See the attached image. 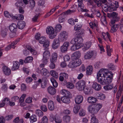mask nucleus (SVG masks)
<instances>
[{"instance_id": "obj_5", "label": "nucleus", "mask_w": 123, "mask_h": 123, "mask_svg": "<svg viewBox=\"0 0 123 123\" xmlns=\"http://www.w3.org/2000/svg\"><path fill=\"white\" fill-rule=\"evenodd\" d=\"M86 82L83 80H80L77 82L76 84L75 87L80 91L83 90L85 87L86 86Z\"/></svg>"}, {"instance_id": "obj_62", "label": "nucleus", "mask_w": 123, "mask_h": 123, "mask_svg": "<svg viewBox=\"0 0 123 123\" xmlns=\"http://www.w3.org/2000/svg\"><path fill=\"white\" fill-rule=\"evenodd\" d=\"M41 109L43 111L46 112L47 110V109L46 106L45 105H42L41 106Z\"/></svg>"}, {"instance_id": "obj_18", "label": "nucleus", "mask_w": 123, "mask_h": 123, "mask_svg": "<svg viewBox=\"0 0 123 123\" xmlns=\"http://www.w3.org/2000/svg\"><path fill=\"white\" fill-rule=\"evenodd\" d=\"M17 26L16 25L12 23L9 26V29L11 32H15L17 31Z\"/></svg>"}, {"instance_id": "obj_25", "label": "nucleus", "mask_w": 123, "mask_h": 123, "mask_svg": "<svg viewBox=\"0 0 123 123\" xmlns=\"http://www.w3.org/2000/svg\"><path fill=\"white\" fill-rule=\"evenodd\" d=\"M77 43H76L77 45L80 46V47L82 45V43L83 41V39L81 37H79L77 36L76 37Z\"/></svg>"}, {"instance_id": "obj_41", "label": "nucleus", "mask_w": 123, "mask_h": 123, "mask_svg": "<svg viewBox=\"0 0 123 123\" xmlns=\"http://www.w3.org/2000/svg\"><path fill=\"white\" fill-rule=\"evenodd\" d=\"M118 26L116 24H115L112 26L111 30V33H113L116 32Z\"/></svg>"}, {"instance_id": "obj_14", "label": "nucleus", "mask_w": 123, "mask_h": 123, "mask_svg": "<svg viewBox=\"0 0 123 123\" xmlns=\"http://www.w3.org/2000/svg\"><path fill=\"white\" fill-rule=\"evenodd\" d=\"M17 28L19 29H22L25 27V23L23 21H19L17 23Z\"/></svg>"}, {"instance_id": "obj_56", "label": "nucleus", "mask_w": 123, "mask_h": 123, "mask_svg": "<svg viewBox=\"0 0 123 123\" xmlns=\"http://www.w3.org/2000/svg\"><path fill=\"white\" fill-rule=\"evenodd\" d=\"M39 14H36L32 18L33 21L35 22H36L37 20V19L39 17Z\"/></svg>"}, {"instance_id": "obj_40", "label": "nucleus", "mask_w": 123, "mask_h": 123, "mask_svg": "<svg viewBox=\"0 0 123 123\" xmlns=\"http://www.w3.org/2000/svg\"><path fill=\"white\" fill-rule=\"evenodd\" d=\"M24 16L23 15L21 14H19L18 15V17L14 16L13 19L15 18L17 20H22L24 19Z\"/></svg>"}, {"instance_id": "obj_54", "label": "nucleus", "mask_w": 123, "mask_h": 123, "mask_svg": "<svg viewBox=\"0 0 123 123\" xmlns=\"http://www.w3.org/2000/svg\"><path fill=\"white\" fill-rule=\"evenodd\" d=\"M91 122L92 123H98V121L97 119L96 118L95 116H93L91 119Z\"/></svg>"}, {"instance_id": "obj_4", "label": "nucleus", "mask_w": 123, "mask_h": 123, "mask_svg": "<svg viewBox=\"0 0 123 123\" xmlns=\"http://www.w3.org/2000/svg\"><path fill=\"white\" fill-rule=\"evenodd\" d=\"M39 41L40 43L43 44V46L45 48L44 49H48V47L49 46L50 42L48 40H47L46 38L45 37H42L39 38Z\"/></svg>"}, {"instance_id": "obj_7", "label": "nucleus", "mask_w": 123, "mask_h": 123, "mask_svg": "<svg viewBox=\"0 0 123 123\" xmlns=\"http://www.w3.org/2000/svg\"><path fill=\"white\" fill-rule=\"evenodd\" d=\"M72 62L70 63L69 66L72 68H75L79 66L82 63L81 61L79 59H75V60H72Z\"/></svg>"}, {"instance_id": "obj_22", "label": "nucleus", "mask_w": 123, "mask_h": 123, "mask_svg": "<svg viewBox=\"0 0 123 123\" xmlns=\"http://www.w3.org/2000/svg\"><path fill=\"white\" fill-rule=\"evenodd\" d=\"M19 64L18 62L16 61L13 62V65L12 68V70L13 71L15 70L18 68Z\"/></svg>"}, {"instance_id": "obj_33", "label": "nucleus", "mask_w": 123, "mask_h": 123, "mask_svg": "<svg viewBox=\"0 0 123 123\" xmlns=\"http://www.w3.org/2000/svg\"><path fill=\"white\" fill-rule=\"evenodd\" d=\"M80 48V46L76 44L73 45L71 48V50L72 51H74Z\"/></svg>"}, {"instance_id": "obj_47", "label": "nucleus", "mask_w": 123, "mask_h": 123, "mask_svg": "<svg viewBox=\"0 0 123 123\" xmlns=\"http://www.w3.org/2000/svg\"><path fill=\"white\" fill-rule=\"evenodd\" d=\"M66 86L68 88L71 89L74 88V86L73 84L70 82H68L66 84Z\"/></svg>"}, {"instance_id": "obj_57", "label": "nucleus", "mask_w": 123, "mask_h": 123, "mask_svg": "<svg viewBox=\"0 0 123 123\" xmlns=\"http://www.w3.org/2000/svg\"><path fill=\"white\" fill-rule=\"evenodd\" d=\"M111 18L112 17V18L117 19V13L115 12H113L111 13Z\"/></svg>"}, {"instance_id": "obj_6", "label": "nucleus", "mask_w": 123, "mask_h": 123, "mask_svg": "<svg viewBox=\"0 0 123 123\" xmlns=\"http://www.w3.org/2000/svg\"><path fill=\"white\" fill-rule=\"evenodd\" d=\"M83 0H78V10L79 12H88L89 10L86 9H84V6L83 3Z\"/></svg>"}, {"instance_id": "obj_2", "label": "nucleus", "mask_w": 123, "mask_h": 123, "mask_svg": "<svg viewBox=\"0 0 123 123\" xmlns=\"http://www.w3.org/2000/svg\"><path fill=\"white\" fill-rule=\"evenodd\" d=\"M101 107V105L95 104L89 106L88 110L90 112L94 115L97 113Z\"/></svg>"}, {"instance_id": "obj_58", "label": "nucleus", "mask_w": 123, "mask_h": 123, "mask_svg": "<svg viewBox=\"0 0 123 123\" xmlns=\"http://www.w3.org/2000/svg\"><path fill=\"white\" fill-rule=\"evenodd\" d=\"M79 114L80 115V116H83L85 115V111L83 109H80L79 112Z\"/></svg>"}, {"instance_id": "obj_48", "label": "nucleus", "mask_w": 123, "mask_h": 123, "mask_svg": "<svg viewBox=\"0 0 123 123\" xmlns=\"http://www.w3.org/2000/svg\"><path fill=\"white\" fill-rule=\"evenodd\" d=\"M29 1L31 5V10H32L35 5V1L33 0H29Z\"/></svg>"}, {"instance_id": "obj_10", "label": "nucleus", "mask_w": 123, "mask_h": 123, "mask_svg": "<svg viewBox=\"0 0 123 123\" xmlns=\"http://www.w3.org/2000/svg\"><path fill=\"white\" fill-rule=\"evenodd\" d=\"M69 46V43L66 42L64 43L63 45L60 47L61 51L62 52L64 53L66 52Z\"/></svg>"}, {"instance_id": "obj_49", "label": "nucleus", "mask_w": 123, "mask_h": 123, "mask_svg": "<svg viewBox=\"0 0 123 123\" xmlns=\"http://www.w3.org/2000/svg\"><path fill=\"white\" fill-rule=\"evenodd\" d=\"M106 48L107 55L109 56H110L111 55V50L110 49L109 45H107L106 46Z\"/></svg>"}, {"instance_id": "obj_55", "label": "nucleus", "mask_w": 123, "mask_h": 123, "mask_svg": "<svg viewBox=\"0 0 123 123\" xmlns=\"http://www.w3.org/2000/svg\"><path fill=\"white\" fill-rule=\"evenodd\" d=\"M41 72L44 75H46L48 73L47 69L45 68H42L41 70Z\"/></svg>"}, {"instance_id": "obj_28", "label": "nucleus", "mask_w": 123, "mask_h": 123, "mask_svg": "<svg viewBox=\"0 0 123 123\" xmlns=\"http://www.w3.org/2000/svg\"><path fill=\"white\" fill-rule=\"evenodd\" d=\"M84 33V31L83 29H81L80 30H77L75 32V34L77 36L79 37L82 35Z\"/></svg>"}, {"instance_id": "obj_53", "label": "nucleus", "mask_w": 123, "mask_h": 123, "mask_svg": "<svg viewBox=\"0 0 123 123\" xmlns=\"http://www.w3.org/2000/svg\"><path fill=\"white\" fill-rule=\"evenodd\" d=\"M108 67L109 69L111 70H113L115 69V66L112 63L109 64Z\"/></svg>"}, {"instance_id": "obj_52", "label": "nucleus", "mask_w": 123, "mask_h": 123, "mask_svg": "<svg viewBox=\"0 0 123 123\" xmlns=\"http://www.w3.org/2000/svg\"><path fill=\"white\" fill-rule=\"evenodd\" d=\"M13 117V115H7L4 118V120H11Z\"/></svg>"}, {"instance_id": "obj_17", "label": "nucleus", "mask_w": 123, "mask_h": 123, "mask_svg": "<svg viewBox=\"0 0 123 123\" xmlns=\"http://www.w3.org/2000/svg\"><path fill=\"white\" fill-rule=\"evenodd\" d=\"M20 39L19 38L18 40L13 41L11 44L8 45L6 48L5 50H8L10 49L12 47L13 48H14V45L16 44L19 41Z\"/></svg>"}, {"instance_id": "obj_1", "label": "nucleus", "mask_w": 123, "mask_h": 123, "mask_svg": "<svg viewBox=\"0 0 123 123\" xmlns=\"http://www.w3.org/2000/svg\"><path fill=\"white\" fill-rule=\"evenodd\" d=\"M113 74L111 71H109L107 69H101L98 73L97 79L98 82L101 84L106 85L104 87V88L106 90L108 91L112 89L113 86L112 85L109 84L112 80Z\"/></svg>"}, {"instance_id": "obj_3", "label": "nucleus", "mask_w": 123, "mask_h": 123, "mask_svg": "<svg viewBox=\"0 0 123 123\" xmlns=\"http://www.w3.org/2000/svg\"><path fill=\"white\" fill-rule=\"evenodd\" d=\"M46 31L47 33L49 35V38L51 39L55 38L56 36V31H55L54 29L52 27H48Z\"/></svg>"}, {"instance_id": "obj_26", "label": "nucleus", "mask_w": 123, "mask_h": 123, "mask_svg": "<svg viewBox=\"0 0 123 123\" xmlns=\"http://www.w3.org/2000/svg\"><path fill=\"white\" fill-rule=\"evenodd\" d=\"M48 107L50 111H53L54 109V106L53 101H50L48 103Z\"/></svg>"}, {"instance_id": "obj_60", "label": "nucleus", "mask_w": 123, "mask_h": 123, "mask_svg": "<svg viewBox=\"0 0 123 123\" xmlns=\"http://www.w3.org/2000/svg\"><path fill=\"white\" fill-rule=\"evenodd\" d=\"M51 63L50 64L49 67L51 69H53L55 67V65L54 64V63L55 62H51V61H50Z\"/></svg>"}, {"instance_id": "obj_63", "label": "nucleus", "mask_w": 123, "mask_h": 123, "mask_svg": "<svg viewBox=\"0 0 123 123\" xmlns=\"http://www.w3.org/2000/svg\"><path fill=\"white\" fill-rule=\"evenodd\" d=\"M81 25H80L77 24L74 27V29L76 31H77V30L81 29Z\"/></svg>"}, {"instance_id": "obj_21", "label": "nucleus", "mask_w": 123, "mask_h": 123, "mask_svg": "<svg viewBox=\"0 0 123 123\" xmlns=\"http://www.w3.org/2000/svg\"><path fill=\"white\" fill-rule=\"evenodd\" d=\"M61 93L64 97H70V93L66 90L65 89L62 90L61 91Z\"/></svg>"}, {"instance_id": "obj_8", "label": "nucleus", "mask_w": 123, "mask_h": 123, "mask_svg": "<svg viewBox=\"0 0 123 123\" xmlns=\"http://www.w3.org/2000/svg\"><path fill=\"white\" fill-rule=\"evenodd\" d=\"M68 35L66 31H63L61 32L59 37L58 39L62 42L65 41L67 39Z\"/></svg>"}, {"instance_id": "obj_32", "label": "nucleus", "mask_w": 123, "mask_h": 123, "mask_svg": "<svg viewBox=\"0 0 123 123\" xmlns=\"http://www.w3.org/2000/svg\"><path fill=\"white\" fill-rule=\"evenodd\" d=\"M51 75L56 78H57L58 77V75L57 73L54 70H52L50 72Z\"/></svg>"}, {"instance_id": "obj_59", "label": "nucleus", "mask_w": 123, "mask_h": 123, "mask_svg": "<svg viewBox=\"0 0 123 123\" xmlns=\"http://www.w3.org/2000/svg\"><path fill=\"white\" fill-rule=\"evenodd\" d=\"M42 122L43 123H48V119L46 116H44L42 118Z\"/></svg>"}, {"instance_id": "obj_39", "label": "nucleus", "mask_w": 123, "mask_h": 123, "mask_svg": "<svg viewBox=\"0 0 123 123\" xmlns=\"http://www.w3.org/2000/svg\"><path fill=\"white\" fill-rule=\"evenodd\" d=\"M26 48L28 49V50H29L32 54L34 55L36 54L37 53L36 51L32 49L31 47L27 46H26Z\"/></svg>"}, {"instance_id": "obj_45", "label": "nucleus", "mask_w": 123, "mask_h": 123, "mask_svg": "<svg viewBox=\"0 0 123 123\" xmlns=\"http://www.w3.org/2000/svg\"><path fill=\"white\" fill-rule=\"evenodd\" d=\"M4 15L6 17L9 18H13L14 16L12 14H9L7 11H6L4 12Z\"/></svg>"}, {"instance_id": "obj_27", "label": "nucleus", "mask_w": 123, "mask_h": 123, "mask_svg": "<svg viewBox=\"0 0 123 123\" xmlns=\"http://www.w3.org/2000/svg\"><path fill=\"white\" fill-rule=\"evenodd\" d=\"M93 68L91 66H89L86 68V74L88 75H90L92 73Z\"/></svg>"}, {"instance_id": "obj_24", "label": "nucleus", "mask_w": 123, "mask_h": 123, "mask_svg": "<svg viewBox=\"0 0 123 123\" xmlns=\"http://www.w3.org/2000/svg\"><path fill=\"white\" fill-rule=\"evenodd\" d=\"M69 97L63 96L61 98V100L63 103L66 104H69L70 102Z\"/></svg>"}, {"instance_id": "obj_44", "label": "nucleus", "mask_w": 123, "mask_h": 123, "mask_svg": "<svg viewBox=\"0 0 123 123\" xmlns=\"http://www.w3.org/2000/svg\"><path fill=\"white\" fill-rule=\"evenodd\" d=\"M84 93L86 94H89L90 93V89L86 86L83 89Z\"/></svg>"}, {"instance_id": "obj_9", "label": "nucleus", "mask_w": 123, "mask_h": 123, "mask_svg": "<svg viewBox=\"0 0 123 123\" xmlns=\"http://www.w3.org/2000/svg\"><path fill=\"white\" fill-rule=\"evenodd\" d=\"M43 63L46 64L48 62V59H49L50 56L49 51L47 50L45 51L43 53Z\"/></svg>"}, {"instance_id": "obj_31", "label": "nucleus", "mask_w": 123, "mask_h": 123, "mask_svg": "<svg viewBox=\"0 0 123 123\" xmlns=\"http://www.w3.org/2000/svg\"><path fill=\"white\" fill-rule=\"evenodd\" d=\"M33 60V58L31 56H28L27 57L24 61V62L25 63H27L31 62Z\"/></svg>"}, {"instance_id": "obj_30", "label": "nucleus", "mask_w": 123, "mask_h": 123, "mask_svg": "<svg viewBox=\"0 0 123 123\" xmlns=\"http://www.w3.org/2000/svg\"><path fill=\"white\" fill-rule=\"evenodd\" d=\"M52 57L50 59L51 62H56L57 58V54L56 53H53L52 56Z\"/></svg>"}, {"instance_id": "obj_35", "label": "nucleus", "mask_w": 123, "mask_h": 123, "mask_svg": "<svg viewBox=\"0 0 123 123\" xmlns=\"http://www.w3.org/2000/svg\"><path fill=\"white\" fill-rule=\"evenodd\" d=\"M55 121L57 123H61L62 121L60 117L57 115H56L55 116Z\"/></svg>"}, {"instance_id": "obj_43", "label": "nucleus", "mask_w": 123, "mask_h": 123, "mask_svg": "<svg viewBox=\"0 0 123 123\" xmlns=\"http://www.w3.org/2000/svg\"><path fill=\"white\" fill-rule=\"evenodd\" d=\"M62 28V26L59 24H57L55 27V31L57 32H59L60 31Z\"/></svg>"}, {"instance_id": "obj_50", "label": "nucleus", "mask_w": 123, "mask_h": 123, "mask_svg": "<svg viewBox=\"0 0 123 123\" xmlns=\"http://www.w3.org/2000/svg\"><path fill=\"white\" fill-rule=\"evenodd\" d=\"M91 46V44L89 43H86L85 45L84 46V48L83 49V51H85L86 50L88 49Z\"/></svg>"}, {"instance_id": "obj_16", "label": "nucleus", "mask_w": 123, "mask_h": 123, "mask_svg": "<svg viewBox=\"0 0 123 123\" xmlns=\"http://www.w3.org/2000/svg\"><path fill=\"white\" fill-rule=\"evenodd\" d=\"M83 100V97L81 95L77 96L75 98V103L78 104H79L81 103Z\"/></svg>"}, {"instance_id": "obj_36", "label": "nucleus", "mask_w": 123, "mask_h": 123, "mask_svg": "<svg viewBox=\"0 0 123 123\" xmlns=\"http://www.w3.org/2000/svg\"><path fill=\"white\" fill-rule=\"evenodd\" d=\"M50 80L53 86L55 88L57 87L58 85V84L56 81L54 79V78L53 77L51 78Z\"/></svg>"}, {"instance_id": "obj_42", "label": "nucleus", "mask_w": 123, "mask_h": 123, "mask_svg": "<svg viewBox=\"0 0 123 123\" xmlns=\"http://www.w3.org/2000/svg\"><path fill=\"white\" fill-rule=\"evenodd\" d=\"M63 118L64 121L66 123H69L70 121V117L68 115H66L63 117Z\"/></svg>"}, {"instance_id": "obj_12", "label": "nucleus", "mask_w": 123, "mask_h": 123, "mask_svg": "<svg viewBox=\"0 0 123 123\" xmlns=\"http://www.w3.org/2000/svg\"><path fill=\"white\" fill-rule=\"evenodd\" d=\"M59 40V39H55L54 40L52 46L53 49H55L58 47L60 45Z\"/></svg>"}, {"instance_id": "obj_20", "label": "nucleus", "mask_w": 123, "mask_h": 123, "mask_svg": "<svg viewBox=\"0 0 123 123\" xmlns=\"http://www.w3.org/2000/svg\"><path fill=\"white\" fill-rule=\"evenodd\" d=\"M48 92L51 95H53L55 94L56 91L55 89L52 86H49L47 89Z\"/></svg>"}, {"instance_id": "obj_15", "label": "nucleus", "mask_w": 123, "mask_h": 123, "mask_svg": "<svg viewBox=\"0 0 123 123\" xmlns=\"http://www.w3.org/2000/svg\"><path fill=\"white\" fill-rule=\"evenodd\" d=\"M92 87L93 89L97 91L100 90L101 88V85L96 82L93 83L92 85Z\"/></svg>"}, {"instance_id": "obj_46", "label": "nucleus", "mask_w": 123, "mask_h": 123, "mask_svg": "<svg viewBox=\"0 0 123 123\" xmlns=\"http://www.w3.org/2000/svg\"><path fill=\"white\" fill-rule=\"evenodd\" d=\"M36 114L39 117H42L43 115V112L40 110H37L36 111Z\"/></svg>"}, {"instance_id": "obj_51", "label": "nucleus", "mask_w": 123, "mask_h": 123, "mask_svg": "<svg viewBox=\"0 0 123 123\" xmlns=\"http://www.w3.org/2000/svg\"><path fill=\"white\" fill-rule=\"evenodd\" d=\"M26 96V95L25 94H23L19 99V103H22L24 101Z\"/></svg>"}, {"instance_id": "obj_13", "label": "nucleus", "mask_w": 123, "mask_h": 123, "mask_svg": "<svg viewBox=\"0 0 123 123\" xmlns=\"http://www.w3.org/2000/svg\"><path fill=\"white\" fill-rule=\"evenodd\" d=\"M93 55V51H89L85 54L84 56V58L86 59H89L91 58Z\"/></svg>"}, {"instance_id": "obj_11", "label": "nucleus", "mask_w": 123, "mask_h": 123, "mask_svg": "<svg viewBox=\"0 0 123 123\" xmlns=\"http://www.w3.org/2000/svg\"><path fill=\"white\" fill-rule=\"evenodd\" d=\"M81 53L80 51H76L73 53L72 55L71 58L72 60H75V59H79L81 56Z\"/></svg>"}, {"instance_id": "obj_38", "label": "nucleus", "mask_w": 123, "mask_h": 123, "mask_svg": "<svg viewBox=\"0 0 123 123\" xmlns=\"http://www.w3.org/2000/svg\"><path fill=\"white\" fill-rule=\"evenodd\" d=\"M80 108V107L79 105H74L73 109L74 112L75 113H77Z\"/></svg>"}, {"instance_id": "obj_29", "label": "nucleus", "mask_w": 123, "mask_h": 123, "mask_svg": "<svg viewBox=\"0 0 123 123\" xmlns=\"http://www.w3.org/2000/svg\"><path fill=\"white\" fill-rule=\"evenodd\" d=\"M17 1L15 4L17 8H21L23 5L22 0H16Z\"/></svg>"}, {"instance_id": "obj_37", "label": "nucleus", "mask_w": 123, "mask_h": 123, "mask_svg": "<svg viewBox=\"0 0 123 123\" xmlns=\"http://www.w3.org/2000/svg\"><path fill=\"white\" fill-rule=\"evenodd\" d=\"M30 122L33 123L37 121V116L35 115H32L30 118Z\"/></svg>"}, {"instance_id": "obj_34", "label": "nucleus", "mask_w": 123, "mask_h": 123, "mask_svg": "<svg viewBox=\"0 0 123 123\" xmlns=\"http://www.w3.org/2000/svg\"><path fill=\"white\" fill-rule=\"evenodd\" d=\"M109 8V11H115L117 10L114 5L112 3H111L108 6Z\"/></svg>"}, {"instance_id": "obj_19", "label": "nucleus", "mask_w": 123, "mask_h": 123, "mask_svg": "<svg viewBox=\"0 0 123 123\" xmlns=\"http://www.w3.org/2000/svg\"><path fill=\"white\" fill-rule=\"evenodd\" d=\"M3 71L4 73L6 75H8L11 73L10 69L6 66H3L2 67Z\"/></svg>"}, {"instance_id": "obj_61", "label": "nucleus", "mask_w": 123, "mask_h": 123, "mask_svg": "<svg viewBox=\"0 0 123 123\" xmlns=\"http://www.w3.org/2000/svg\"><path fill=\"white\" fill-rule=\"evenodd\" d=\"M7 84H5L3 85L1 87V89L4 92H6L7 89Z\"/></svg>"}, {"instance_id": "obj_23", "label": "nucleus", "mask_w": 123, "mask_h": 123, "mask_svg": "<svg viewBox=\"0 0 123 123\" xmlns=\"http://www.w3.org/2000/svg\"><path fill=\"white\" fill-rule=\"evenodd\" d=\"M87 100L88 101L89 103H91L92 104L95 103L97 101V98L92 97H88Z\"/></svg>"}, {"instance_id": "obj_64", "label": "nucleus", "mask_w": 123, "mask_h": 123, "mask_svg": "<svg viewBox=\"0 0 123 123\" xmlns=\"http://www.w3.org/2000/svg\"><path fill=\"white\" fill-rule=\"evenodd\" d=\"M68 23L72 25H74L75 24L74 20L72 18H71L69 19L68 21Z\"/></svg>"}]
</instances>
